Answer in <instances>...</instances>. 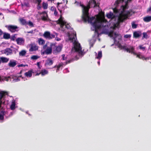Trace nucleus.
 Masks as SVG:
<instances>
[{"instance_id": "f257e3e1", "label": "nucleus", "mask_w": 151, "mask_h": 151, "mask_svg": "<svg viewBox=\"0 0 151 151\" xmlns=\"http://www.w3.org/2000/svg\"><path fill=\"white\" fill-rule=\"evenodd\" d=\"M122 7L123 9V7ZM124 11L125 10L124 12L122 10V12L119 14L118 17L117 22L118 25L120 23L123 22L128 18V17L131 16L134 13V12H132V9L127 11L125 14L123 13Z\"/></svg>"}, {"instance_id": "f03ea898", "label": "nucleus", "mask_w": 151, "mask_h": 151, "mask_svg": "<svg viewBox=\"0 0 151 151\" xmlns=\"http://www.w3.org/2000/svg\"><path fill=\"white\" fill-rule=\"evenodd\" d=\"M106 22L107 20L104 18H99L96 19L93 23V26L95 28V32L98 34V30L101 28L103 23Z\"/></svg>"}, {"instance_id": "7ed1b4c3", "label": "nucleus", "mask_w": 151, "mask_h": 151, "mask_svg": "<svg viewBox=\"0 0 151 151\" xmlns=\"http://www.w3.org/2000/svg\"><path fill=\"white\" fill-rule=\"evenodd\" d=\"M80 6L82 8V10H86L88 12L91 7L93 8L97 6L99 7V3H97L95 0H90L86 6H85L83 4H81Z\"/></svg>"}, {"instance_id": "20e7f679", "label": "nucleus", "mask_w": 151, "mask_h": 151, "mask_svg": "<svg viewBox=\"0 0 151 151\" xmlns=\"http://www.w3.org/2000/svg\"><path fill=\"white\" fill-rule=\"evenodd\" d=\"M82 18L84 22H86L88 21V22L92 23V21L95 19V17H90L89 16V11L88 12L86 10H82Z\"/></svg>"}, {"instance_id": "39448f33", "label": "nucleus", "mask_w": 151, "mask_h": 151, "mask_svg": "<svg viewBox=\"0 0 151 151\" xmlns=\"http://www.w3.org/2000/svg\"><path fill=\"white\" fill-rule=\"evenodd\" d=\"M63 18L62 17V15H60V18L57 21L58 24H60V27L63 28L64 26H65L66 28L69 29L70 26L68 24H66V22L63 20Z\"/></svg>"}, {"instance_id": "423d86ee", "label": "nucleus", "mask_w": 151, "mask_h": 151, "mask_svg": "<svg viewBox=\"0 0 151 151\" xmlns=\"http://www.w3.org/2000/svg\"><path fill=\"white\" fill-rule=\"evenodd\" d=\"M5 27L7 29L12 33L18 32L19 30V27L17 26L13 25H6Z\"/></svg>"}, {"instance_id": "0eeeda50", "label": "nucleus", "mask_w": 151, "mask_h": 151, "mask_svg": "<svg viewBox=\"0 0 151 151\" xmlns=\"http://www.w3.org/2000/svg\"><path fill=\"white\" fill-rule=\"evenodd\" d=\"M43 36L45 38L47 39L51 40L55 37V35L51 34L48 31H45L43 34Z\"/></svg>"}, {"instance_id": "6e6552de", "label": "nucleus", "mask_w": 151, "mask_h": 151, "mask_svg": "<svg viewBox=\"0 0 151 151\" xmlns=\"http://www.w3.org/2000/svg\"><path fill=\"white\" fill-rule=\"evenodd\" d=\"M55 46V43H50V46L47 47V48L45 50L44 52L47 55L51 54L52 52V49L53 46Z\"/></svg>"}, {"instance_id": "1a4fd4ad", "label": "nucleus", "mask_w": 151, "mask_h": 151, "mask_svg": "<svg viewBox=\"0 0 151 151\" xmlns=\"http://www.w3.org/2000/svg\"><path fill=\"white\" fill-rule=\"evenodd\" d=\"M74 49L75 50V52H78L79 54L82 55L83 52L81 50V48L80 46V45L79 43H76L75 44Z\"/></svg>"}, {"instance_id": "9d476101", "label": "nucleus", "mask_w": 151, "mask_h": 151, "mask_svg": "<svg viewBox=\"0 0 151 151\" xmlns=\"http://www.w3.org/2000/svg\"><path fill=\"white\" fill-rule=\"evenodd\" d=\"M53 53L54 54H56L60 52L61 50L62 47L60 46H56L55 44V46L53 47Z\"/></svg>"}, {"instance_id": "9b49d317", "label": "nucleus", "mask_w": 151, "mask_h": 151, "mask_svg": "<svg viewBox=\"0 0 151 151\" xmlns=\"http://www.w3.org/2000/svg\"><path fill=\"white\" fill-rule=\"evenodd\" d=\"M4 96V93L2 92H0V109H2L4 105V101L2 100V98Z\"/></svg>"}, {"instance_id": "f8f14e48", "label": "nucleus", "mask_w": 151, "mask_h": 151, "mask_svg": "<svg viewBox=\"0 0 151 151\" xmlns=\"http://www.w3.org/2000/svg\"><path fill=\"white\" fill-rule=\"evenodd\" d=\"M4 53L6 55H10L12 54V50L10 48H7L4 50Z\"/></svg>"}, {"instance_id": "ddd939ff", "label": "nucleus", "mask_w": 151, "mask_h": 151, "mask_svg": "<svg viewBox=\"0 0 151 151\" xmlns=\"http://www.w3.org/2000/svg\"><path fill=\"white\" fill-rule=\"evenodd\" d=\"M53 62L51 59L48 58L45 61V66L47 67L48 66L52 65L53 63Z\"/></svg>"}, {"instance_id": "4468645a", "label": "nucleus", "mask_w": 151, "mask_h": 151, "mask_svg": "<svg viewBox=\"0 0 151 151\" xmlns=\"http://www.w3.org/2000/svg\"><path fill=\"white\" fill-rule=\"evenodd\" d=\"M17 44L18 45H21L24 42V39L21 37H18L16 40Z\"/></svg>"}, {"instance_id": "2eb2a0df", "label": "nucleus", "mask_w": 151, "mask_h": 151, "mask_svg": "<svg viewBox=\"0 0 151 151\" xmlns=\"http://www.w3.org/2000/svg\"><path fill=\"white\" fill-rule=\"evenodd\" d=\"M132 0H124L125 4L124 5H122L121 7H123V11L124 12L126 9H127L128 7V2H130Z\"/></svg>"}, {"instance_id": "dca6fc26", "label": "nucleus", "mask_w": 151, "mask_h": 151, "mask_svg": "<svg viewBox=\"0 0 151 151\" xmlns=\"http://www.w3.org/2000/svg\"><path fill=\"white\" fill-rule=\"evenodd\" d=\"M137 57L140 59H142L143 60H147L149 59V57H146L144 55L141 54L140 53L137 55Z\"/></svg>"}, {"instance_id": "f3484780", "label": "nucleus", "mask_w": 151, "mask_h": 151, "mask_svg": "<svg viewBox=\"0 0 151 151\" xmlns=\"http://www.w3.org/2000/svg\"><path fill=\"white\" fill-rule=\"evenodd\" d=\"M32 73H33L32 70H31L25 73L24 76L27 78H30L32 76Z\"/></svg>"}, {"instance_id": "a211bd4d", "label": "nucleus", "mask_w": 151, "mask_h": 151, "mask_svg": "<svg viewBox=\"0 0 151 151\" xmlns=\"http://www.w3.org/2000/svg\"><path fill=\"white\" fill-rule=\"evenodd\" d=\"M19 21L21 24L23 25H26L27 24V22L23 18H21L19 19Z\"/></svg>"}, {"instance_id": "6ab92c4d", "label": "nucleus", "mask_w": 151, "mask_h": 151, "mask_svg": "<svg viewBox=\"0 0 151 151\" xmlns=\"http://www.w3.org/2000/svg\"><path fill=\"white\" fill-rule=\"evenodd\" d=\"M17 61L14 60H11L8 63L9 66L11 67H14L17 65Z\"/></svg>"}, {"instance_id": "aec40b11", "label": "nucleus", "mask_w": 151, "mask_h": 151, "mask_svg": "<svg viewBox=\"0 0 151 151\" xmlns=\"http://www.w3.org/2000/svg\"><path fill=\"white\" fill-rule=\"evenodd\" d=\"M38 49V47L35 45H32L31 47L29 49V51L32 52L37 50Z\"/></svg>"}, {"instance_id": "412c9836", "label": "nucleus", "mask_w": 151, "mask_h": 151, "mask_svg": "<svg viewBox=\"0 0 151 151\" xmlns=\"http://www.w3.org/2000/svg\"><path fill=\"white\" fill-rule=\"evenodd\" d=\"M0 60L1 61V63L2 62V63H6L8 61L9 58L5 57H0Z\"/></svg>"}, {"instance_id": "4be33fe9", "label": "nucleus", "mask_w": 151, "mask_h": 151, "mask_svg": "<svg viewBox=\"0 0 151 151\" xmlns=\"http://www.w3.org/2000/svg\"><path fill=\"white\" fill-rule=\"evenodd\" d=\"M141 35V33H139L138 32L135 31L133 33V37L136 38H138Z\"/></svg>"}, {"instance_id": "5701e85b", "label": "nucleus", "mask_w": 151, "mask_h": 151, "mask_svg": "<svg viewBox=\"0 0 151 151\" xmlns=\"http://www.w3.org/2000/svg\"><path fill=\"white\" fill-rule=\"evenodd\" d=\"M2 77H7V79L9 81V78H12L13 79V81L14 82L15 80L17 78V76H16L15 75H11L10 76H9L8 77H4L3 76H2Z\"/></svg>"}, {"instance_id": "b1692460", "label": "nucleus", "mask_w": 151, "mask_h": 151, "mask_svg": "<svg viewBox=\"0 0 151 151\" xmlns=\"http://www.w3.org/2000/svg\"><path fill=\"white\" fill-rule=\"evenodd\" d=\"M143 20L145 22H149L151 21V16L145 17L143 18Z\"/></svg>"}, {"instance_id": "393cba45", "label": "nucleus", "mask_w": 151, "mask_h": 151, "mask_svg": "<svg viewBox=\"0 0 151 151\" xmlns=\"http://www.w3.org/2000/svg\"><path fill=\"white\" fill-rule=\"evenodd\" d=\"M76 33L74 35V36L72 37H69V40L71 41L72 42L74 41V42L76 41Z\"/></svg>"}, {"instance_id": "a878e982", "label": "nucleus", "mask_w": 151, "mask_h": 151, "mask_svg": "<svg viewBox=\"0 0 151 151\" xmlns=\"http://www.w3.org/2000/svg\"><path fill=\"white\" fill-rule=\"evenodd\" d=\"M3 38L5 39H8L10 38V34L8 33H4Z\"/></svg>"}, {"instance_id": "bb28decb", "label": "nucleus", "mask_w": 151, "mask_h": 151, "mask_svg": "<svg viewBox=\"0 0 151 151\" xmlns=\"http://www.w3.org/2000/svg\"><path fill=\"white\" fill-rule=\"evenodd\" d=\"M138 48L140 50H142V51H146V47L144 46L143 45H140L138 46Z\"/></svg>"}, {"instance_id": "cd10ccee", "label": "nucleus", "mask_w": 151, "mask_h": 151, "mask_svg": "<svg viewBox=\"0 0 151 151\" xmlns=\"http://www.w3.org/2000/svg\"><path fill=\"white\" fill-rule=\"evenodd\" d=\"M15 102L14 101L12 102L11 105L10 106V109L12 110H14L15 108Z\"/></svg>"}, {"instance_id": "c85d7f7f", "label": "nucleus", "mask_w": 151, "mask_h": 151, "mask_svg": "<svg viewBox=\"0 0 151 151\" xmlns=\"http://www.w3.org/2000/svg\"><path fill=\"white\" fill-rule=\"evenodd\" d=\"M42 76H44L48 73V71L45 69L42 70L40 72Z\"/></svg>"}, {"instance_id": "c756f323", "label": "nucleus", "mask_w": 151, "mask_h": 151, "mask_svg": "<svg viewBox=\"0 0 151 151\" xmlns=\"http://www.w3.org/2000/svg\"><path fill=\"white\" fill-rule=\"evenodd\" d=\"M124 1V0H116L115 1L114 5L118 6L119 4L122 3Z\"/></svg>"}, {"instance_id": "7c9ffc66", "label": "nucleus", "mask_w": 151, "mask_h": 151, "mask_svg": "<svg viewBox=\"0 0 151 151\" xmlns=\"http://www.w3.org/2000/svg\"><path fill=\"white\" fill-rule=\"evenodd\" d=\"M26 54V51L25 50H22L19 52L20 56H24Z\"/></svg>"}, {"instance_id": "2f4dec72", "label": "nucleus", "mask_w": 151, "mask_h": 151, "mask_svg": "<svg viewBox=\"0 0 151 151\" xmlns=\"http://www.w3.org/2000/svg\"><path fill=\"white\" fill-rule=\"evenodd\" d=\"M38 43L40 45H43L45 43V41L42 38H40L38 40Z\"/></svg>"}, {"instance_id": "473e14b6", "label": "nucleus", "mask_w": 151, "mask_h": 151, "mask_svg": "<svg viewBox=\"0 0 151 151\" xmlns=\"http://www.w3.org/2000/svg\"><path fill=\"white\" fill-rule=\"evenodd\" d=\"M118 47L121 49H123L125 51V50L127 47L126 45H122L121 44H120L118 46Z\"/></svg>"}, {"instance_id": "72a5a7b5", "label": "nucleus", "mask_w": 151, "mask_h": 151, "mask_svg": "<svg viewBox=\"0 0 151 151\" xmlns=\"http://www.w3.org/2000/svg\"><path fill=\"white\" fill-rule=\"evenodd\" d=\"M118 6L115 5V7L113 9L114 12L115 13L117 14L119 12V10L117 9V7Z\"/></svg>"}, {"instance_id": "f704fd0d", "label": "nucleus", "mask_w": 151, "mask_h": 151, "mask_svg": "<svg viewBox=\"0 0 151 151\" xmlns=\"http://www.w3.org/2000/svg\"><path fill=\"white\" fill-rule=\"evenodd\" d=\"M61 4H62V3L58 2L57 3V7L58 8V10L61 13V12H62V10L60 9L61 8H60V5Z\"/></svg>"}, {"instance_id": "c9c22d12", "label": "nucleus", "mask_w": 151, "mask_h": 151, "mask_svg": "<svg viewBox=\"0 0 151 151\" xmlns=\"http://www.w3.org/2000/svg\"><path fill=\"white\" fill-rule=\"evenodd\" d=\"M143 37H142V39H143L144 38L147 39L148 37V35L147 34V33L145 32H144L142 33Z\"/></svg>"}, {"instance_id": "e433bc0d", "label": "nucleus", "mask_w": 151, "mask_h": 151, "mask_svg": "<svg viewBox=\"0 0 151 151\" xmlns=\"http://www.w3.org/2000/svg\"><path fill=\"white\" fill-rule=\"evenodd\" d=\"M47 4L46 3L43 2L42 3V6L44 9H47Z\"/></svg>"}, {"instance_id": "4c0bfd02", "label": "nucleus", "mask_w": 151, "mask_h": 151, "mask_svg": "<svg viewBox=\"0 0 151 151\" xmlns=\"http://www.w3.org/2000/svg\"><path fill=\"white\" fill-rule=\"evenodd\" d=\"M8 81V80L7 79V77H3L2 76H0V81Z\"/></svg>"}, {"instance_id": "58836bf2", "label": "nucleus", "mask_w": 151, "mask_h": 151, "mask_svg": "<svg viewBox=\"0 0 151 151\" xmlns=\"http://www.w3.org/2000/svg\"><path fill=\"white\" fill-rule=\"evenodd\" d=\"M113 15V14L111 12H110L108 14L106 15V16L108 18L110 19L112 18V16Z\"/></svg>"}, {"instance_id": "ea45409f", "label": "nucleus", "mask_w": 151, "mask_h": 151, "mask_svg": "<svg viewBox=\"0 0 151 151\" xmlns=\"http://www.w3.org/2000/svg\"><path fill=\"white\" fill-rule=\"evenodd\" d=\"M102 57V52L101 51H99L98 52V56L97 57V59H100Z\"/></svg>"}, {"instance_id": "a19ab883", "label": "nucleus", "mask_w": 151, "mask_h": 151, "mask_svg": "<svg viewBox=\"0 0 151 151\" xmlns=\"http://www.w3.org/2000/svg\"><path fill=\"white\" fill-rule=\"evenodd\" d=\"M130 52H129V53H131L133 54V53L134 52V47L132 46H130Z\"/></svg>"}, {"instance_id": "79ce46f5", "label": "nucleus", "mask_w": 151, "mask_h": 151, "mask_svg": "<svg viewBox=\"0 0 151 151\" xmlns=\"http://www.w3.org/2000/svg\"><path fill=\"white\" fill-rule=\"evenodd\" d=\"M27 24H28L31 27H34L33 23L30 21H29L28 22H27Z\"/></svg>"}, {"instance_id": "37998d69", "label": "nucleus", "mask_w": 151, "mask_h": 151, "mask_svg": "<svg viewBox=\"0 0 151 151\" xmlns=\"http://www.w3.org/2000/svg\"><path fill=\"white\" fill-rule=\"evenodd\" d=\"M62 66V65L60 64H59L58 65H57V66H55L54 68H57V69L56 70V71L57 72L59 70V69Z\"/></svg>"}, {"instance_id": "c03bdc74", "label": "nucleus", "mask_w": 151, "mask_h": 151, "mask_svg": "<svg viewBox=\"0 0 151 151\" xmlns=\"http://www.w3.org/2000/svg\"><path fill=\"white\" fill-rule=\"evenodd\" d=\"M113 35L114 36H115V37H113V40L114 42L116 41V37L119 35L118 34L116 33V32L113 33Z\"/></svg>"}, {"instance_id": "a18cd8bd", "label": "nucleus", "mask_w": 151, "mask_h": 151, "mask_svg": "<svg viewBox=\"0 0 151 151\" xmlns=\"http://www.w3.org/2000/svg\"><path fill=\"white\" fill-rule=\"evenodd\" d=\"M75 59L74 58L71 59L70 60L67 61L66 62V64H67L68 63H70L71 62H73V61Z\"/></svg>"}, {"instance_id": "49530a36", "label": "nucleus", "mask_w": 151, "mask_h": 151, "mask_svg": "<svg viewBox=\"0 0 151 151\" xmlns=\"http://www.w3.org/2000/svg\"><path fill=\"white\" fill-rule=\"evenodd\" d=\"M132 28L135 29L137 27V25L133 22L132 24Z\"/></svg>"}, {"instance_id": "de8ad7c7", "label": "nucleus", "mask_w": 151, "mask_h": 151, "mask_svg": "<svg viewBox=\"0 0 151 151\" xmlns=\"http://www.w3.org/2000/svg\"><path fill=\"white\" fill-rule=\"evenodd\" d=\"M39 58V57L37 55H33L32 56L31 58L33 60H36Z\"/></svg>"}, {"instance_id": "09e8293b", "label": "nucleus", "mask_w": 151, "mask_h": 151, "mask_svg": "<svg viewBox=\"0 0 151 151\" xmlns=\"http://www.w3.org/2000/svg\"><path fill=\"white\" fill-rule=\"evenodd\" d=\"M124 37L125 38H130L131 37V35L130 34H126L124 35Z\"/></svg>"}, {"instance_id": "8fccbe9b", "label": "nucleus", "mask_w": 151, "mask_h": 151, "mask_svg": "<svg viewBox=\"0 0 151 151\" xmlns=\"http://www.w3.org/2000/svg\"><path fill=\"white\" fill-rule=\"evenodd\" d=\"M65 55L63 54L62 55V60H66L67 59V58L66 57H65Z\"/></svg>"}, {"instance_id": "3c124183", "label": "nucleus", "mask_w": 151, "mask_h": 151, "mask_svg": "<svg viewBox=\"0 0 151 151\" xmlns=\"http://www.w3.org/2000/svg\"><path fill=\"white\" fill-rule=\"evenodd\" d=\"M114 32L113 31H111L109 33V35L111 37H112L113 36Z\"/></svg>"}, {"instance_id": "603ef678", "label": "nucleus", "mask_w": 151, "mask_h": 151, "mask_svg": "<svg viewBox=\"0 0 151 151\" xmlns=\"http://www.w3.org/2000/svg\"><path fill=\"white\" fill-rule=\"evenodd\" d=\"M41 19L42 20L44 21H45L47 20V19L45 16H43L42 17Z\"/></svg>"}, {"instance_id": "864d4df0", "label": "nucleus", "mask_w": 151, "mask_h": 151, "mask_svg": "<svg viewBox=\"0 0 151 151\" xmlns=\"http://www.w3.org/2000/svg\"><path fill=\"white\" fill-rule=\"evenodd\" d=\"M27 66L28 65H24L23 64H21L19 65H18L17 66L18 67H25V66Z\"/></svg>"}, {"instance_id": "5fc2aeb1", "label": "nucleus", "mask_w": 151, "mask_h": 151, "mask_svg": "<svg viewBox=\"0 0 151 151\" xmlns=\"http://www.w3.org/2000/svg\"><path fill=\"white\" fill-rule=\"evenodd\" d=\"M4 118V115L0 114V120H3Z\"/></svg>"}, {"instance_id": "6e6d98bb", "label": "nucleus", "mask_w": 151, "mask_h": 151, "mask_svg": "<svg viewBox=\"0 0 151 151\" xmlns=\"http://www.w3.org/2000/svg\"><path fill=\"white\" fill-rule=\"evenodd\" d=\"M130 46H129V48L127 47L125 51H126L127 52H128L129 53V52H130Z\"/></svg>"}, {"instance_id": "4d7b16f0", "label": "nucleus", "mask_w": 151, "mask_h": 151, "mask_svg": "<svg viewBox=\"0 0 151 151\" xmlns=\"http://www.w3.org/2000/svg\"><path fill=\"white\" fill-rule=\"evenodd\" d=\"M151 11V6L150 7H149V8H148L147 9V13H150Z\"/></svg>"}, {"instance_id": "13d9d810", "label": "nucleus", "mask_w": 151, "mask_h": 151, "mask_svg": "<svg viewBox=\"0 0 151 151\" xmlns=\"http://www.w3.org/2000/svg\"><path fill=\"white\" fill-rule=\"evenodd\" d=\"M37 9L38 10H39L41 8V6H40V4H39V3H37Z\"/></svg>"}, {"instance_id": "bf43d9fd", "label": "nucleus", "mask_w": 151, "mask_h": 151, "mask_svg": "<svg viewBox=\"0 0 151 151\" xmlns=\"http://www.w3.org/2000/svg\"><path fill=\"white\" fill-rule=\"evenodd\" d=\"M54 14L55 16H57V15L58 12L56 9L54 11Z\"/></svg>"}, {"instance_id": "052dcab7", "label": "nucleus", "mask_w": 151, "mask_h": 151, "mask_svg": "<svg viewBox=\"0 0 151 151\" xmlns=\"http://www.w3.org/2000/svg\"><path fill=\"white\" fill-rule=\"evenodd\" d=\"M24 4L27 7H29V4L28 3H24Z\"/></svg>"}, {"instance_id": "680f3d73", "label": "nucleus", "mask_w": 151, "mask_h": 151, "mask_svg": "<svg viewBox=\"0 0 151 151\" xmlns=\"http://www.w3.org/2000/svg\"><path fill=\"white\" fill-rule=\"evenodd\" d=\"M41 1V0H36V3H39V4H40Z\"/></svg>"}, {"instance_id": "e2e57ef3", "label": "nucleus", "mask_w": 151, "mask_h": 151, "mask_svg": "<svg viewBox=\"0 0 151 151\" xmlns=\"http://www.w3.org/2000/svg\"><path fill=\"white\" fill-rule=\"evenodd\" d=\"M20 80V79L19 78L17 77L16 79L15 80L14 82H17L19 81Z\"/></svg>"}, {"instance_id": "0e129e2a", "label": "nucleus", "mask_w": 151, "mask_h": 151, "mask_svg": "<svg viewBox=\"0 0 151 151\" xmlns=\"http://www.w3.org/2000/svg\"><path fill=\"white\" fill-rule=\"evenodd\" d=\"M16 37H15V35H14L13 36H12V40H13V41H14L15 40V39L16 38Z\"/></svg>"}, {"instance_id": "69168bd1", "label": "nucleus", "mask_w": 151, "mask_h": 151, "mask_svg": "<svg viewBox=\"0 0 151 151\" xmlns=\"http://www.w3.org/2000/svg\"><path fill=\"white\" fill-rule=\"evenodd\" d=\"M27 33H31L32 34L33 33V30H32L30 31L27 32Z\"/></svg>"}, {"instance_id": "338daca9", "label": "nucleus", "mask_w": 151, "mask_h": 151, "mask_svg": "<svg viewBox=\"0 0 151 151\" xmlns=\"http://www.w3.org/2000/svg\"><path fill=\"white\" fill-rule=\"evenodd\" d=\"M3 32L1 29H0V37L3 34Z\"/></svg>"}, {"instance_id": "774afa93", "label": "nucleus", "mask_w": 151, "mask_h": 151, "mask_svg": "<svg viewBox=\"0 0 151 151\" xmlns=\"http://www.w3.org/2000/svg\"><path fill=\"white\" fill-rule=\"evenodd\" d=\"M139 53H137L134 52L133 53V54L134 55H136L137 56V55Z\"/></svg>"}]
</instances>
